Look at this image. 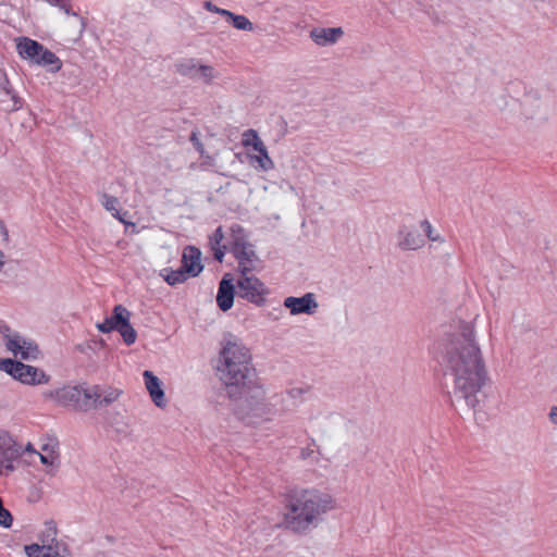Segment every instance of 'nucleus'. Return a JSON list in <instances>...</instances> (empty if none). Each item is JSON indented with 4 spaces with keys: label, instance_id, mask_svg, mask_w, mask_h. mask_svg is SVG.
I'll list each match as a JSON object with an SVG mask.
<instances>
[{
    "label": "nucleus",
    "instance_id": "1",
    "mask_svg": "<svg viewBox=\"0 0 557 557\" xmlns=\"http://www.w3.org/2000/svg\"><path fill=\"white\" fill-rule=\"evenodd\" d=\"M442 359L446 382L451 386L448 392L451 405L456 409L475 411L485 398L482 388L487 372L472 325L461 324L459 331L447 338Z\"/></svg>",
    "mask_w": 557,
    "mask_h": 557
},
{
    "label": "nucleus",
    "instance_id": "2",
    "mask_svg": "<svg viewBox=\"0 0 557 557\" xmlns=\"http://www.w3.org/2000/svg\"><path fill=\"white\" fill-rule=\"evenodd\" d=\"M336 502L326 492L315 488L289 492L286 496L283 523L285 529L307 535L317 529L324 516L335 509Z\"/></svg>",
    "mask_w": 557,
    "mask_h": 557
},
{
    "label": "nucleus",
    "instance_id": "3",
    "mask_svg": "<svg viewBox=\"0 0 557 557\" xmlns=\"http://www.w3.org/2000/svg\"><path fill=\"white\" fill-rule=\"evenodd\" d=\"M251 383L237 387L234 396H227L234 404L235 414L250 424L258 421H271L285 411V397L276 393L267 396L264 387L257 376Z\"/></svg>",
    "mask_w": 557,
    "mask_h": 557
},
{
    "label": "nucleus",
    "instance_id": "4",
    "mask_svg": "<svg viewBox=\"0 0 557 557\" xmlns=\"http://www.w3.org/2000/svg\"><path fill=\"white\" fill-rule=\"evenodd\" d=\"M224 346L220 351L218 372L220 380L225 384L227 396H234L237 387L251 383L257 377L256 369L250 363L249 350L228 334L224 338Z\"/></svg>",
    "mask_w": 557,
    "mask_h": 557
},
{
    "label": "nucleus",
    "instance_id": "5",
    "mask_svg": "<svg viewBox=\"0 0 557 557\" xmlns=\"http://www.w3.org/2000/svg\"><path fill=\"white\" fill-rule=\"evenodd\" d=\"M97 388L87 383L67 385L44 393L46 399H52L58 405L71 407L84 412L92 409V397H97Z\"/></svg>",
    "mask_w": 557,
    "mask_h": 557
},
{
    "label": "nucleus",
    "instance_id": "6",
    "mask_svg": "<svg viewBox=\"0 0 557 557\" xmlns=\"http://www.w3.org/2000/svg\"><path fill=\"white\" fill-rule=\"evenodd\" d=\"M0 371L26 385H41L50 381L44 370L11 358H0Z\"/></svg>",
    "mask_w": 557,
    "mask_h": 557
},
{
    "label": "nucleus",
    "instance_id": "7",
    "mask_svg": "<svg viewBox=\"0 0 557 557\" xmlns=\"http://www.w3.org/2000/svg\"><path fill=\"white\" fill-rule=\"evenodd\" d=\"M0 333L5 339L8 350L12 351L14 356L20 355L24 360H35L38 358L40 351L38 345L21 336L17 332H12L8 325L0 329Z\"/></svg>",
    "mask_w": 557,
    "mask_h": 557
},
{
    "label": "nucleus",
    "instance_id": "8",
    "mask_svg": "<svg viewBox=\"0 0 557 557\" xmlns=\"http://www.w3.org/2000/svg\"><path fill=\"white\" fill-rule=\"evenodd\" d=\"M268 288L253 274H240L237 281V295L257 306H262L265 302V295Z\"/></svg>",
    "mask_w": 557,
    "mask_h": 557
},
{
    "label": "nucleus",
    "instance_id": "9",
    "mask_svg": "<svg viewBox=\"0 0 557 557\" xmlns=\"http://www.w3.org/2000/svg\"><path fill=\"white\" fill-rule=\"evenodd\" d=\"M284 306L289 309L290 314L297 315L301 313L313 314L319 305L314 294L307 293L301 297L290 296L285 298Z\"/></svg>",
    "mask_w": 557,
    "mask_h": 557
},
{
    "label": "nucleus",
    "instance_id": "10",
    "mask_svg": "<svg viewBox=\"0 0 557 557\" xmlns=\"http://www.w3.org/2000/svg\"><path fill=\"white\" fill-rule=\"evenodd\" d=\"M131 312L122 305L114 306V319L120 320L116 331L121 334L126 345L136 342L137 333L129 323Z\"/></svg>",
    "mask_w": 557,
    "mask_h": 557
},
{
    "label": "nucleus",
    "instance_id": "11",
    "mask_svg": "<svg viewBox=\"0 0 557 557\" xmlns=\"http://www.w3.org/2000/svg\"><path fill=\"white\" fill-rule=\"evenodd\" d=\"M232 253L238 261V271L240 274L251 273L257 270L258 264L260 263V259L256 253L252 244L246 245L244 248H238V250H234Z\"/></svg>",
    "mask_w": 557,
    "mask_h": 557
},
{
    "label": "nucleus",
    "instance_id": "12",
    "mask_svg": "<svg viewBox=\"0 0 557 557\" xmlns=\"http://www.w3.org/2000/svg\"><path fill=\"white\" fill-rule=\"evenodd\" d=\"M234 278L230 273H226L219 284L216 304L222 311H227L233 307L235 285Z\"/></svg>",
    "mask_w": 557,
    "mask_h": 557
},
{
    "label": "nucleus",
    "instance_id": "13",
    "mask_svg": "<svg viewBox=\"0 0 557 557\" xmlns=\"http://www.w3.org/2000/svg\"><path fill=\"white\" fill-rule=\"evenodd\" d=\"M40 461L45 466H59V441L54 436H48L41 440L40 453H37Z\"/></svg>",
    "mask_w": 557,
    "mask_h": 557
},
{
    "label": "nucleus",
    "instance_id": "14",
    "mask_svg": "<svg viewBox=\"0 0 557 557\" xmlns=\"http://www.w3.org/2000/svg\"><path fill=\"white\" fill-rule=\"evenodd\" d=\"M246 136H252V148L258 152V154L251 156L250 159L256 161L263 171L272 170L274 168V162L269 157L268 149L259 138L258 133L255 129H247Z\"/></svg>",
    "mask_w": 557,
    "mask_h": 557
},
{
    "label": "nucleus",
    "instance_id": "15",
    "mask_svg": "<svg viewBox=\"0 0 557 557\" xmlns=\"http://www.w3.org/2000/svg\"><path fill=\"white\" fill-rule=\"evenodd\" d=\"M143 376L153 404L159 408L165 407L166 400L160 379L149 370L144 371Z\"/></svg>",
    "mask_w": 557,
    "mask_h": 557
},
{
    "label": "nucleus",
    "instance_id": "16",
    "mask_svg": "<svg viewBox=\"0 0 557 557\" xmlns=\"http://www.w3.org/2000/svg\"><path fill=\"white\" fill-rule=\"evenodd\" d=\"M200 257L201 252L198 248L194 246L186 247L182 256L184 273H187L190 277L197 276L203 269Z\"/></svg>",
    "mask_w": 557,
    "mask_h": 557
},
{
    "label": "nucleus",
    "instance_id": "17",
    "mask_svg": "<svg viewBox=\"0 0 557 557\" xmlns=\"http://www.w3.org/2000/svg\"><path fill=\"white\" fill-rule=\"evenodd\" d=\"M343 34L342 27H318L310 32V37L318 46H329L334 45Z\"/></svg>",
    "mask_w": 557,
    "mask_h": 557
},
{
    "label": "nucleus",
    "instance_id": "18",
    "mask_svg": "<svg viewBox=\"0 0 557 557\" xmlns=\"http://www.w3.org/2000/svg\"><path fill=\"white\" fill-rule=\"evenodd\" d=\"M21 455V447L16 444H0V474H8L14 470L13 460Z\"/></svg>",
    "mask_w": 557,
    "mask_h": 557
},
{
    "label": "nucleus",
    "instance_id": "19",
    "mask_svg": "<svg viewBox=\"0 0 557 557\" xmlns=\"http://www.w3.org/2000/svg\"><path fill=\"white\" fill-rule=\"evenodd\" d=\"M398 235L403 238L398 246L403 250H417L424 246V237L417 231L407 226L400 227Z\"/></svg>",
    "mask_w": 557,
    "mask_h": 557
},
{
    "label": "nucleus",
    "instance_id": "20",
    "mask_svg": "<svg viewBox=\"0 0 557 557\" xmlns=\"http://www.w3.org/2000/svg\"><path fill=\"white\" fill-rule=\"evenodd\" d=\"M15 41L18 54L23 59H28L35 63L37 57H39L40 51H42V45L28 37H18L15 39Z\"/></svg>",
    "mask_w": 557,
    "mask_h": 557
},
{
    "label": "nucleus",
    "instance_id": "21",
    "mask_svg": "<svg viewBox=\"0 0 557 557\" xmlns=\"http://www.w3.org/2000/svg\"><path fill=\"white\" fill-rule=\"evenodd\" d=\"M97 388V397H92V409L104 408L117 400L121 391L110 386L92 385Z\"/></svg>",
    "mask_w": 557,
    "mask_h": 557
},
{
    "label": "nucleus",
    "instance_id": "22",
    "mask_svg": "<svg viewBox=\"0 0 557 557\" xmlns=\"http://www.w3.org/2000/svg\"><path fill=\"white\" fill-rule=\"evenodd\" d=\"M251 244L248 238V233L246 230L238 223H234L230 227V251L238 250V248H244V246Z\"/></svg>",
    "mask_w": 557,
    "mask_h": 557
},
{
    "label": "nucleus",
    "instance_id": "23",
    "mask_svg": "<svg viewBox=\"0 0 557 557\" xmlns=\"http://www.w3.org/2000/svg\"><path fill=\"white\" fill-rule=\"evenodd\" d=\"M201 65L196 59H185L177 62L175 69L180 75L196 81Z\"/></svg>",
    "mask_w": 557,
    "mask_h": 557
},
{
    "label": "nucleus",
    "instance_id": "24",
    "mask_svg": "<svg viewBox=\"0 0 557 557\" xmlns=\"http://www.w3.org/2000/svg\"><path fill=\"white\" fill-rule=\"evenodd\" d=\"M36 64L41 66L52 65L51 72L55 73L61 70L62 62L61 60L53 53L42 46V51H40L39 57H37Z\"/></svg>",
    "mask_w": 557,
    "mask_h": 557
},
{
    "label": "nucleus",
    "instance_id": "25",
    "mask_svg": "<svg viewBox=\"0 0 557 557\" xmlns=\"http://www.w3.org/2000/svg\"><path fill=\"white\" fill-rule=\"evenodd\" d=\"M57 525L54 521H48L45 523V531L41 534V543L44 545V548L46 549H52V548H59V543L57 542Z\"/></svg>",
    "mask_w": 557,
    "mask_h": 557
},
{
    "label": "nucleus",
    "instance_id": "26",
    "mask_svg": "<svg viewBox=\"0 0 557 557\" xmlns=\"http://www.w3.org/2000/svg\"><path fill=\"white\" fill-rule=\"evenodd\" d=\"M160 275L169 285L172 286L184 283L188 277H190L187 273H184L182 265L176 270L164 268L161 270Z\"/></svg>",
    "mask_w": 557,
    "mask_h": 557
},
{
    "label": "nucleus",
    "instance_id": "27",
    "mask_svg": "<svg viewBox=\"0 0 557 557\" xmlns=\"http://www.w3.org/2000/svg\"><path fill=\"white\" fill-rule=\"evenodd\" d=\"M225 17L238 30L252 32L255 29L253 24L245 15H238L228 11Z\"/></svg>",
    "mask_w": 557,
    "mask_h": 557
},
{
    "label": "nucleus",
    "instance_id": "28",
    "mask_svg": "<svg viewBox=\"0 0 557 557\" xmlns=\"http://www.w3.org/2000/svg\"><path fill=\"white\" fill-rule=\"evenodd\" d=\"M101 203L108 211L112 212V215L114 218H116L121 222H125L124 219L121 216L120 211L117 210L119 199L116 197L103 194Z\"/></svg>",
    "mask_w": 557,
    "mask_h": 557
},
{
    "label": "nucleus",
    "instance_id": "29",
    "mask_svg": "<svg viewBox=\"0 0 557 557\" xmlns=\"http://www.w3.org/2000/svg\"><path fill=\"white\" fill-rule=\"evenodd\" d=\"M218 73L211 65H201L199 74L196 81H200L205 84H211L216 78Z\"/></svg>",
    "mask_w": 557,
    "mask_h": 557
},
{
    "label": "nucleus",
    "instance_id": "30",
    "mask_svg": "<svg viewBox=\"0 0 557 557\" xmlns=\"http://www.w3.org/2000/svg\"><path fill=\"white\" fill-rule=\"evenodd\" d=\"M120 320L114 319V311L112 312V315L109 318H106L103 322L97 324V329L101 333H110L112 331H116Z\"/></svg>",
    "mask_w": 557,
    "mask_h": 557
},
{
    "label": "nucleus",
    "instance_id": "31",
    "mask_svg": "<svg viewBox=\"0 0 557 557\" xmlns=\"http://www.w3.org/2000/svg\"><path fill=\"white\" fill-rule=\"evenodd\" d=\"M7 85H9L8 79H5V82H4L3 90L5 91L7 95L11 96V100L13 103H12V106L5 108V110L7 111H16L22 108V99L18 98L15 94H13L12 90L7 87Z\"/></svg>",
    "mask_w": 557,
    "mask_h": 557
},
{
    "label": "nucleus",
    "instance_id": "32",
    "mask_svg": "<svg viewBox=\"0 0 557 557\" xmlns=\"http://www.w3.org/2000/svg\"><path fill=\"white\" fill-rule=\"evenodd\" d=\"M420 225H421L422 230L424 231L425 236L430 240H432V242H441V243L444 242V239L440 235H434L433 227H432L431 223L428 220L421 221Z\"/></svg>",
    "mask_w": 557,
    "mask_h": 557
},
{
    "label": "nucleus",
    "instance_id": "33",
    "mask_svg": "<svg viewBox=\"0 0 557 557\" xmlns=\"http://www.w3.org/2000/svg\"><path fill=\"white\" fill-rule=\"evenodd\" d=\"M24 548L28 557H40L41 553L45 549L44 545L40 546L38 544L26 545Z\"/></svg>",
    "mask_w": 557,
    "mask_h": 557
},
{
    "label": "nucleus",
    "instance_id": "34",
    "mask_svg": "<svg viewBox=\"0 0 557 557\" xmlns=\"http://www.w3.org/2000/svg\"><path fill=\"white\" fill-rule=\"evenodd\" d=\"M223 238H224V234H223L222 227L219 226L209 238L210 246L222 245L221 243H222Z\"/></svg>",
    "mask_w": 557,
    "mask_h": 557
},
{
    "label": "nucleus",
    "instance_id": "35",
    "mask_svg": "<svg viewBox=\"0 0 557 557\" xmlns=\"http://www.w3.org/2000/svg\"><path fill=\"white\" fill-rule=\"evenodd\" d=\"M211 249L213 251L214 259L219 262H222L227 249V245L211 246Z\"/></svg>",
    "mask_w": 557,
    "mask_h": 557
},
{
    "label": "nucleus",
    "instance_id": "36",
    "mask_svg": "<svg viewBox=\"0 0 557 557\" xmlns=\"http://www.w3.org/2000/svg\"><path fill=\"white\" fill-rule=\"evenodd\" d=\"M304 393H305V391L302 388H290V389L286 391L285 393H277V394L284 395L285 400H286L287 398H290V399L300 398Z\"/></svg>",
    "mask_w": 557,
    "mask_h": 557
},
{
    "label": "nucleus",
    "instance_id": "37",
    "mask_svg": "<svg viewBox=\"0 0 557 557\" xmlns=\"http://www.w3.org/2000/svg\"><path fill=\"white\" fill-rule=\"evenodd\" d=\"M205 9H207L208 11L210 12H213V13H216V14H220L222 16H226V14L228 13V10L226 9H221L219 7H216L215 4H213L211 1H206L205 2Z\"/></svg>",
    "mask_w": 557,
    "mask_h": 557
},
{
    "label": "nucleus",
    "instance_id": "38",
    "mask_svg": "<svg viewBox=\"0 0 557 557\" xmlns=\"http://www.w3.org/2000/svg\"><path fill=\"white\" fill-rule=\"evenodd\" d=\"M0 234L2 236V240L8 244L9 240H10V237H9V231L4 224V222L0 219Z\"/></svg>",
    "mask_w": 557,
    "mask_h": 557
},
{
    "label": "nucleus",
    "instance_id": "39",
    "mask_svg": "<svg viewBox=\"0 0 557 557\" xmlns=\"http://www.w3.org/2000/svg\"><path fill=\"white\" fill-rule=\"evenodd\" d=\"M54 555H58V548L44 549L40 557H54Z\"/></svg>",
    "mask_w": 557,
    "mask_h": 557
},
{
    "label": "nucleus",
    "instance_id": "40",
    "mask_svg": "<svg viewBox=\"0 0 557 557\" xmlns=\"http://www.w3.org/2000/svg\"><path fill=\"white\" fill-rule=\"evenodd\" d=\"M243 137H244V138H243V145H244L245 147H249V146H251V147H252V144H253V138H252V136H246V132H245V133H244V135H243Z\"/></svg>",
    "mask_w": 557,
    "mask_h": 557
},
{
    "label": "nucleus",
    "instance_id": "41",
    "mask_svg": "<svg viewBox=\"0 0 557 557\" xmlns=\"http://www.w3.org/2000/svg\"><path fill=\"white\" fill-rule=\"evenodd\" d=\"M548 416H549V420H550L553 423L557 424V406H555V407H553V408L550 409V411H549V414H548Z\"/></svg>",
    "mask_w": 557,
    "mask_h": 557
},
{
    "label": "nucleus",
    "instance_id": "42",
    "mask_svg": "<svg viewBox=\"0 0 557 557\" xmlns=\"http://www.w3.org/2000/svg\"><path fill=\"white\" fill-rule=\"evenodd\" d=\"M61 9H63V11L65 12V14L70 15V14H73L72 11H71V8L70 7H66L64 4H62V2L60 3L59 5Z\"/></svg>",
    "mask_w": 557,
    "mask_h": 557
},
{
    "label": "nucleus",
    "instance_id": "43",
    "mask_svg": "<svg viewBox=\"0 0 557 557\" xmlns=\"http://www.w3.org/2000/svg\"><path fill=\"white\" fill-rule=\"evenodd\" d=\"M51 5H60L63 0H46Z\"/></svg>",
    "mask_w": 557,
    "mask_h": 557
},
{
    "label": "nucleus",
    "instance_id": "44",
    "mask_svg": "<svg viewBox=\"0 0 557 557\" xmlns=\"http://www.w3.org/2000/svg\"><path fill=\"white\" fill-rule=\"evenodd\" d=\"M26 450H28V451H34V453H36V454L38 453V451H36V450L33 448L32 444H28V445H27Z\"/></svg>",
    "mask_w": 557,
    "mask_h": 557
}]
</instances>
